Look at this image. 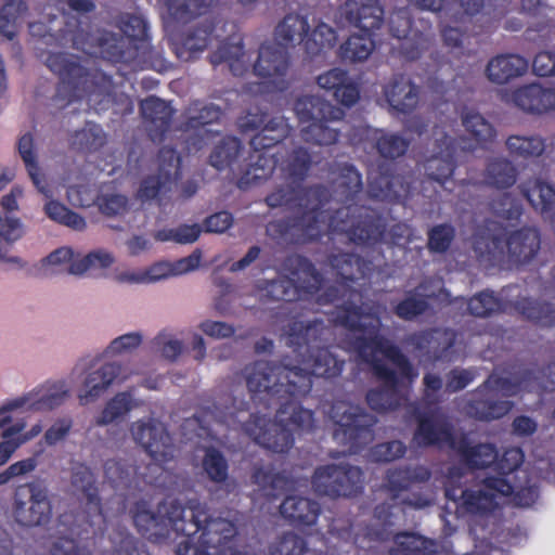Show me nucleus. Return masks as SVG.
I'll use <instances>...</instances> for the list:
<instances>
[{
  "mask_svg": "<svg viewBox=\"0 0 555 555\" xmlns=\"http://www.w3.org/2000/svg\"><path fill=\"white\" fill-rule=\"evenodd\" d=\"M312 165V155L305 146L294 147L286 155L282 170L294 185L278 188L267 195L266 203L271 208L297 211L285 219L270 221L267 234L294 245L319 241L324 233L345 234L349 242L360 246L383 242L387 232L385 219L373 208L359 204L363 183L357 168L350 164L339 168L334 195L341 206L333 209L328 206L332 194L326 186H301Z\"/></svg>",
  "mask_w": 555,
  "mask_h": 555,
  "instance_id": "1",
  "label": "nucleus"
},
{
  "mask_svg": "<svg viewBox=\"0 0 555 555\" xmlns=\"http://www.w3.org/2000/svg\"><path fill=\"white\" fill-rule=\"evenodd\" d=\"M459 464L447 468L444 495L470 515L486 516L498 507L499 496H512L518 507L539 498L538 477L522 467L526 453H457Z\"/></svg>",
  "mask_w": 555,
  "mask_h": 555,
  "instance_id": "2",
  "label": "nucleus"
},
{
  "mask_svg": "<svg viewBox=\"0 0 555 555\" xmlns=\"http://www.w3.org/2000/svg\"><path fill=\"white\" fill-rule=\"evenodd\" d=\"M139 533L154 543L169 539L171 533L183 535L177 555H243L237 548V527L222 517H214L199 505H182L178 500H163L156 511L145 501L132 509Z\"/></svg>",
  "mask_w": 555,
  "mask_h": 555,
  "instance_id": "3",
  "label": "nucleus"
},
{
  "mask_svg": "<svg viewBox=\"0 0 555 555\" xmlns=\"http://www.w3.org/2000/svg\"><path fill=\"white\" fill-rule=\"evenodd\" d=\"M339 318L343 327L357 334L348 341L349 349L370 365L373 376L382 387L370 389L365 396L367 405L375 412L396 411L401 405L402 379L413 382L417 371L401 349L380 335L382 323L377 311L371 310L369 324L361 323V311L347 309Z\"/></svg>",
  "mask_w": 555,
  "mask_h": 555,
  "instance_id": "4",
  "label": "nucleus"
},
{
  "mask_svg": "<svg viewBox=\"0 0 555 555\" xmlns=\"http://www.w3.org/2000/svg\"><path fill=\"white\" fill-rule=\"evenodd\" d=\"M245 382L250 392L264 395L281 423L296 430L311 428L313 412L304 409L299 399L310 392L312 379L298 365L258 362Z\"/></svg>",
  "mask_w": 555,
  "mask_h": 555,
  "instance_id": "5",
  "label": "nucleus"
},
{
  "mask_svg": "<svg viewBox=\"0 0 555 555\" xmlns=\"http://www.w3.org/2000/svg\"><path fill=\"white\" fill-rule=\"evenodd\" d=\"M328 262L338 279L335 284L325 287L321 294H318V302L320 305H336L333 317L334 323L343 327V324L339 322V318L344 313L343 311L347 309L358 310L359 308L362 314L360 319L362 324H369L373 321L372 317L367 314L371 310L377 311V315L382 321L383 306L373 300L359 304L362 295L353 286L360 280L369 276L372 271V262L353 253L332 255L328 258Z\"/></svg>",
  "mask_w": 555,
  "mask_h": 555,
  "instance_id": "6",
  "label": "nucleus"
},
{
  "mask_svg": "<svg viewBox=\"0 0 555 555\" xmlns=\"http://www.w3.org/2000/svg\"><path fill=\"white\" fill-rule=\"evenodd\" d=\"M324 324L321 320L295 321L289 325L287 345L293 347L296 357L311 379L312 376L334 378L341 374L345 361L338 359L328 348L322 347Z\"/></svg>",
  "mask_w": 555,
  "mask_h": 555,
  "instance_id": "7",
  "label": "nucleus"
},
{
  "mask_svg": "<svg viewBox=\"0 0 555 555\" xmlns=\"http://www.w3.org/2000/svg\"><path fill=\"white\" fill-rule=\"evenodd\" d=\"M46 65L60 78L56 95L67 103L103 93L113 83L111 76L98 68L88 69L81 64L80 57L74 54L49 53Z\"/></svg>",
  "mask_w": 555,
  "mask_h": 555,
  "instance_id": "8",
  "label": "nucleus"
},
{
  "mask_svg": "<svg viewBox=\"0 0 555 555\" xmlns=\"http://www.w3.org/2000/svg\"><path fill=\"white\" fill-rule=\"evenodd\" d=\"M43 28L42 23L29 24L30 34L41 36L46 44L73 48L90 56L100 54L114 62L125 60V52L118 47V40L114 34L94 35L83 29L81 22L76 16H66L64 25L55 34L41 33Z\"/></svg>",
  "mask_w": 555,
  "mask_h": 555,
  "instance_id": "9",
  "label": "nucleus"
},
{
  "mask_svg": "<svg viewBox=\"0 0 555 555\" xmlns=\"http://www.w3.org/2000/svg\"><path fill=\"white\" fill-rule=\"evenodd\" d=\"M414 440L421 447H448L450 451H498L492 443L472 446L468 433L457 428L451 417L438 410L417 411Z\"/></svg>",
  "mask_w": 555,
  "mask_h": 555,
  "instance_id": "10",
  "label": "nucleus"
},
{
  "mask_svg": "<svg viewBox=\"0 0 555 555\" xmlns=\"http://www.w3.org/2000/svg\"><path fill=\"white\" fill-rule=\"evenodd\" d=\"M294 109L301 124L300 137L306 143L327 146L335 144L340 130L333 126L343 119L344 112L318 95H302L295 102Z\"/></svg>",
  "mask_w": 555,
  "mask_h": 555,
  "instance_id": "11",
  "label": "nucleus"
},
{
  "mask_svg": "<svg viewBox=\"0 0 555 555\" xmlns=\"http://www.w3.org/2000/svg\"><path fill=\"white\" fill-rule=\"evenodd\" d=\"M284 264L294 278L281 275L267 281L263 287L266 297L273 301L291 302L319 293L323 278L308 258L292 255Z\"/></svg>",
  "mask_w": 555,
  "mask_h": 555,
  "instance_id": "12",
  "label": "nucleus"
},
{
  "mask_svg": "<svg viewBox=\"0 0 555 555\" xmlns=\"http://www.w3.org/2000/svg\"><path fill=\"white\" fill-rule=\"evenodd\" d=\"M331 417L335 424L333 438L348 446V451H362L373 441L377 420L363 409L338 402L332 406Z\"/></svg>",
  "mask_w": 555,
  "mask_h": 555,
  "instance_id": "13",
  "label": "nucleus"
},
{
  "mask_svg": "<svg viewBox=\"0 0 555 555\" xmlns=\"http://www.w3.org/2000/svg\"><path fill=\"white\" fill-rule=\"evenodd\" d=\"M311 487L321 496L354 498L363 492L364 475L357 466L327 464L314 470Z\"/></svg>",
  "mask_w": 555,
  "mask_h": 555,
  "instance_id": "14",
  "label": "nucleus"
},
{
  "mask_svg": "<svg viewBox=\"0 0 555 555\" xmlns=\"http://www.w3.org/2000/svg\"><path fill=\"white\" fill-rule=\"evenodd\" d=\"M13 514L15 520L24 527L48 524L52 516L48 489L40 482L18 486L14 493Z\"/></svg>",
  "mask_w": 555,
  "mask_h": 555,
  "instance_id": "15",
  "label": "nucleus"
},
{
  "mask_svg": "<svg viewBox=\"0 0 555 555\" xmlns=\"http://www.w3.org/2000/svg\"><path fill=\"white\" fill-rule=\"evenodd\" d=\"M391 506L387 504H379L374 508V516L377 519H383L382 524H371L353 531L352 525L348 524L341 528L336 525H331L328 532L345 541L350 542L359 550L373 551L380 542L389 541L392 532L390 530L389 518L391 516Z\"/></svg>",
  "mask_w": 555,
  "mask_h": 555,
  "instance_id": "16",
  "label": "nucleus"
},
{
  "mask_svg": "<svg viewBox=\"0 0 555 555\" xmlns=\"http://www.w3.org/2000/svg\"><path fill=\"white\" fill-rule=\"evenodd\" d=\"M493 249L503 253L506 248L508 261L515 266L531 262L541 248V235L538 229L524 227L511 232L496 234L491 237Z\"/></svg>",
  "mask_w": 555,
  "mask_h": 555,
  "instance_id": "17",
  "label": "nucleus"
},
{
  "mask_svg": "<svg viewBox=\"0 0 555 555\" xmlns=\"http://www.w3.org/2000/svg\"><path fill=\"white\" fill-rule=\"evenodd\" d=\"M158 172L147 176L140 184L138 195L143 201L156 198L160 193L171 190L175 180L181 176V157L171 146H163L157 154Z\"/></svg>",
  "mask_w": 555,
  "mask_h": 555,
  "instance_id": "18",
  "label": "nucleus"
},
{
  "mask_svg": "<svg viewBox=\"0 0 555 555\" xmlns=\"http://www.w3.org/2000/svg\"><path fill=\"white\" fill-rule=\"evenodd\" d=\"M542 388L544 390H555L551 384L548 364L543 369L532 367L524 370L515 379L490 374L487 379L478 386V391L491 389L502 397L516 396L520 390H532Z\"/></svg>",
  "mask_w": 555,
  "mask_h": 555,
  "instance_id": "19",
  "label": "nucleus"
},
{
  "mask_svg": "<svg viewBox=\"0 0 555 555\" xmlns=\"http://www.w3.org/2000/svg\"><path fill=\"white\" fill-rule=\"evenodd\" d=\"M486 0H460L459 4H449L439 16L441 37L446 46L459 48L468 31L467 24L478 14Z\"/></svg>",
  "mask_w": 555,
  "mask_h": 555,
  "instance_id": "20",
  "label": "nucleus"
},
{
  "mask_svg": "<svg viewBox=\"0 0 555 555\" xmlns=\"http://www.w3.org/2000/svg\"><path fill=\"white\" fill-rule=\"evenodd\" d=\"M388 28L390 35L400 41L397 49L405 61L420 59L430 46V38L427 34L413 29L406 9H399L390 14Z\"/></svg>",
  "mask_w": 555,
  "mask_h": 555,
  "instance_id": "21",
  "label": "nucleus"
},
{
  "mask_svg": "<svg viewBox=\"0 0 555 555\" xmlns=\"http://www.w3.org/2000/svg\"><path fill=\"white\" fill-rule=\"evenodd\" d=\"M392 163L383 162L367 175V192L372 198L397 203L406 197L410 183L402 175L395 173Z\"/></svg>",
  "mask_w": 555,
  "mask_h": 555,
  "instance_id": "22",
  "label": "nucleus"
},
{
  "mask_svg": "<svg viewBox=\"0 0 555 555\" xmlns=\"http://www.w3.org/2000/svg\"><path fill=\"white\" fill-rule=\"evenodd\" d=\"M289 66L286 48L276 43H263L254 64V73L266 79L279 91L287 88L285 76Z\"/></svg>",
  "mask_w": 555,
  "mask_h": 555,
  "instance_id": "23",
  "label": "nucleus"
},
{
  "mask_svg": "<svg viewBox=\"0 0 555 555\" xmlns=\"http://www.w3.org/2000/svg\"><path fill=\"white\" fill-rule=\"evenodd\" d=\"M216 416L212 411L202 409L182 422L181 442L189 446V451H219L215 444L216 437L211 426Z\"/></svg>",
  "mask_w": 555,
  "mask_h": 555,
  "instance_id": "24",
  "label": "nucleus"
},
{
  "mask_svg": "<svg viewBox=\"0 0 555 555\" xmlns=\"http://www.w3.org/2000/svg\"><path fill=\"white\" fill-rule=\"evenodd\" d=\"M436 143L439 150L438 154L428 158L424 166L426 180L430 183H438L443 190L452 191L447 188V183L452 181L460 147L448 134L437 139Z\"/></svg>",
  "mask_w": 555,
  "mask_h": 555,
  "instance_id": "25",
  "label": "nucleus"
},
{
  "mask_svg": "<svg viewBox=\"0 0 555 555\" xmlns=\"http://www.w3.org/2000/svg\"><path fill=\"white\" fill-rule=\"evenodd\" d=\"M383 95L393 115H409L417 107L421 96V87L408 75L395 74L383 86Z\"/></svg>",
  "mask_w": 555,
  "mask_h": 555,
  "instance_id": "26",
  "label": "nucleus"
},
{
  "mask_svg": "<svg viewBox=\"0 0 555 555\" xmlns=\"http://www.w3.org/2000/svg\"><path fill=\"white\" fill-rule=\"evenodd\" d=\"M67 397L68 388L65 382L46 383L29 393L12 400L1 410L26 409L29 411H50L61 405Z\"/></svg>",
  "mask_w": 555,
  "mask_h": 555,
  "instance_id": "27",
  "label": "nucleus"
},
{
  "mask_svg": "<svg viewBox=\"0 0 555 555\" xmlns=\"http://www.w3.org/2000/svg\"><path fill=\"white\" fill-rule=\"evenodd\" d=\"M514 406L511 400L503 399L491 389L472 391V398L464 405L465 414L479 422H492L503 418Z\"/></svg>",
  "mask_w": 555,
  "mask_h": 555,
  "instance_id": "28",
  "label": "nucleus"
},
{
  "mask_svg": "<svg viewBox=\"0 0 555 555\" xmlns=\"http://www.w3.org/2000/svg\"><path fill=\"white\" fill-rule=\"evenodd\" d=\"M44 262L51 266L68 263L66 272L74 275H81L89 270L106 269L112 266L114 258L109 253L103 250L91 251L79 259H74V251L69 247H61L49 254Z\"/></svg>",
  "mask_w": 555,
  "mask_h": 555,
  "instance_id": "29",
  "label": "nucleus"
},
{
  "mask_svg": "<svg viewBox=\"0 0 555 555\" xmlns=\"http://www.w3.org/2000/svg\"><path fill=\"white\" fill-rule=\"evenodd\" d=\"M341 14L362 33L379 29L384 23V9L379 0H347L341 8Z\"/></svg>",
  "mask_w": 555,
  "mask_h": 555,
  "instance_id": "30",
  "label": "nucleus"
},
{
  "mask_svg": "<svg viewBox=\"0 0 555 555\" xmlns=\"http://www.w3.org/2000/svg\"><path fill=\"white\" fill-rule=\"evenodd\" d=\"M130 434L144 451H168L172 439L164 423L154 417H145L130 425Z\"/></svg>",
  "mask_w": 555,
  "mask_h": 555,
  "instance_id": "31",
  "label": "nucleus"
},
{
  "mask_svg": "<svg viewBox=\"0 0 555 555\" xmlns=\"http://www.w3.org/2000/svg\"><path fill=\"white\" fill-rule=\"evenodd\" d=\"M173 112L168 103L155 95L140 102V113L152 141H163L170 129Z\"/></svg>",
  "mask_w": 555,
  "mask_h": 555,
  "instance_id": "32",
  "label": "nucleus"
},
{
  "mask_svg": "<svg viewBox=\"0 0 555 555\" xmlns=\"http://www.w3.org/2000/svg\"><path fill=\"white\" fill-rule=\"evenodd\" d=\"M462 124L469 137L452 138L463 152H474L491 143L495 138L494 127L479 113L468 111L462 115Z\"/></svg>",
  "mask_w": 555,
  "mask_h": 555,
  "instance_id": "33",
  "label": "nucleus"
},
{
  "mask_svg": "<svg viewBox=\"0 0 555 555\" xmlns=\"http://www.w3.org/2000/svg\"><path fill=\"white\" fill-rule=\"evenodd\" d=\"M320 88L331 93L333 98L346 107L354 105L360 98L359 85L352 80L348 72L341 68H332L318 76Z\"/></svg>",
  "mask_w": 555,
  "mask_h": 555,
  "instance_id": "34",
  "label": "nucleus"
},
{
  "mask_svg": "<svg viewBox=\"0 0 555 555\" xmlns=\"http://www.w3.org/2000/svg\"><path fill=\"white\" fill-rule=\"evenodd\" d=\"M513 101L525 112L544 114L555 109V88L529 83L513 92Z\"/></svg>",
  "mask_w": 555,
  "mask_h": 555,
  "instance_id": "35",
  "label": "nucleus"
},
{
  "mask_svg": "<svg viewBox=\"0 0 555 555\" xmlns=\"http://www.w3.org/2000/svg\"><path fill=\"white\" fill-rule=\"evenodd\" d=\"M528 67L527 59L519 54H499L488 62L486 75L491 82L505 85L515 78L524 76Z\"/></svg>",
  "mask_w": 555,
  "mask_h": 555,
  "instance_id": "36",
  "label": "nucleus"
},
{
  "mask_svg": "<svg viewBox=\"0 0 555 555\" xmlns=\"http://www.w3.org/2000/svg\"><path fill=\"white\" fill-rule=\"evenodd\" d=\"M70 483L75 494L85 500L90 513L102 515V503L93 472L86 464L78 463L72 468Z\"/></svg>",
  "mask_w": 555,
  "mask_h": 555,
  "instance_id": "37",
  "label": "nucleus"
},
{
  "mask_svg": "<svg viewBox=\"0 0 555 555\" xmlns=\"http://www.w3.org/2000/svg\"><path fill=\"white\" fill-rule=\"evenodd\" d=\"M284 519L295 527H310L320 516L321 506L317 501L298 495H288L280 505Z\"/></svg>",
  "mask_w": 555,
  "mask_h": 555,
  "instance_id": "38",
  "label": "nucleus"
},
{
  "mask_svg": "<svg viewBox=\"0 0 555 555\" xmlns=\"http://www.w3.org/2000/svg\"><path fill=\"white\" fill-rule=\"evenodd\" d=\"M216 25L212 21H205L181 36L173 43V50L178 59L191 61L196 54L203 52L211 41Z\"/></svg>",
  "mask_w": 555,
  "mask_h": 555,
  "instance_id": "39",
  "label": "nucleus"
},
{
  "mask_svg": "<svg viewBox=\"0 0 555 555\" xmlns=\"http://www.w3.org/2000/svg\"><path fill=\"white\" fill-rule=\"evenodd\" d=\"M518 170L516 166L505 157H492L485 167L481 182L472 183L474 186L486 185L496 190L512 188L517 181Z\"/></svg>",
  "mask_w": 555,
  "mask_h": 555,
  "instance_id": "40",
  "label": "nucleus"
},
{
  "mask_svg": "<svg viewBox=\"0 0 555 555\" xmlns=\"http://www.w3.org/2000/svg\"><path fill=\"white\" fill-rule=\"evenodd\" d=\"M430 477L429 468L422 465L391 468L387 470L385 488L390 493L391 499L396 500L402 491L409 490L412 485L426 482Z\"/></svg>",
  "mask_w": 555,
  "mask_h": 555,
  "instance_id": "41",
  "label": "nucleus"
},
{
  "mask_svg": "<svg viewBox=\"0 0 555 555\" xmlns=\"http://www.w3.org/2000/svg\"><path fill=\"white\" fill-rule=\"evenodd\" d=\"M209 61L214 66L227 64L233 76H243V37L235 34L228 36L210 53Z\"/></svg>",
  "mask_w": 555,
  "mask_h": 555,
  "instance_id": "42",
  "label": "nucleus"
},
{
  "mask_svg": "<svg viewBox=\"0 0 555 555\" xmlns=\"http://www.w3.org/2000/svg\"><path fill=\"white\" fill-rule=\"evenodd\" d=\"M513 307L525 320L542 327L555 326V305L530 297L517 299Z\"/></svg>",
  "mask_w": 555,
  "mask_h": 555,
  "instance_id": "43",
  "label": "nucleus"
},
{
  "mask_svg": "<svg viewBox=\"0 0 555 555\" xmlns=\"http://www.w3.org/2000/svg\"><path fill=\"white\" fill-rule=\"evenodd\" d=\"M121 366L118 363H105L99 370L90 373L85 380V392L79 393L81 404L98 399L119 376Z\"/></svg>",
  "mask_w": 555,
  "mask_h": 555,
  "instance_id": "44",
  "label": "nucleus"
},
{
  "mask_svg": "<svg viewBox=\"0 0 555 555\" xmlns=\"http://www.w3.org/2000/svg\"><path fill=\"white\" fill-rule=\"evenodd\" d=\"M26 424L22 421L14 422L10 416L0 418V451H16L24 442L39 435L41 425L36 424L29 433H25Z\"/></svg>",
  "mask_w": 555,
  "mask_h": 555,
  "instance_id": "45",
  "label": "nucleus"
},
{
  "mask_svg": "<svg viewBox=\"0 0 555 555\" xmlns=\"http://www.w3.org/2000/svg\"><path fill=\"white\" fill-rule=\"evenodd\" d=\"M389 555H439L438 543L414 532H399Z\"/></svg>",
  "mask_w": 555,
  "mask_h": 555,
  "instance_id": "46",
  "label": "nucleus"
},
{
  "mask_svg": "<svg viewBox=\"0 0 555 555\" xmlns=\"http://www.w3.org/2000/svg\"><path fill=\"white\" fill-rule=\"evenodd\" d=\"M255 441L266 451H291L295 438L293 430L288 428L286 423H281L278 420V422L262 428L255 437Z\"/></svg>",
  "mask_w": 555,
  "mask_h": 555,
  "instance_id": "47",
  "label": "nucleus"
},
{
  "mask_svg": "<svg viewBox=\"0 0 555 555\" xmlns=\"http://www.w3.org/2000/svg\"><path fill=\"white\" fill-rule=\"evenodd\" d=\"M253 481L267 494L278 498L295 488V480L286 472H274L271 467L259 466L253 473Z\"/></svg>",
  "mask_w": 555,
  "mask_h": 555,
  "instance_id": "48",
  "label": "nucleus"
},
{
  "mask_svg": "<svg viewBox=\"0 0 555 555\" xmlns=\"http://www.w3.org/2000/svg\"><path fill=\"white\" fill-rule=\"evenodd\" d=\"M310 30L307 17L299 14H287L278 24L274 30L275 40L280 46L287 48L294 43H302Z\"/></svg>",
  "mask_w": 555,
  "mask_h": 555,
  "instance_id": "49",
  "label": "nucleus"
},
{
  "mask_svg": "<svg viewBox=\"0 0 555 555\" xmlns=\"http://www.w3.org/2000/svg\"><path fill=\"white\" fill-rule=\"evenodd\" d=\"M522 195L537 211L555 224V189L551 184L535 180L533 185L522 189Z\"/></svg>",
  "mask_w": 555,
  "mask_h": 555,
  "instance_id": "50",
  "label": "nucleus"
},
{
  "mask_svg": "<svg viewBox=\"0 0 555 555\" xmlns=\"http://www.w3.org/2000/svg\"><path fill=\"white\" fill-rule=\"evenodd\" d=\"M17 150L36 189L46 197H51L52 192L49 189L44 177L40 173L39 166L36 160L34 137L30 132L23 134L18 139Z\"/></svg>",
  "mask_w": 555,
  "mask_h": 555,
  "instance_id": "51",
  "label": "nucleus"
},
{
  "mask_svg": "<svg viewBox=\"0 0 555 555\" xmlns=\"http://www.w3.org/2000/svg\"><path fill=\"white\" fill-rule=\"evenodd\" d=\"M219 0H168L166 3L170 17L177 23H190L207 14Z\"/></svg>",
  "mask_w": 555,
  "mask_h": 555,
  "instance_id": "52",
  "label": "nucleus"
},
{
  "mask_svg": "<svg viewBox=\"0 0 555 555\" xmlns=\"http://www.w3.org/2000/svg\"><path fill=\"white\" fill-rule=\"evenodd\" d=\"M373 31L361 35H351L339 47V56L343 61L357 63L365 61L375 49Z\"/></svg>",
  "mask_w": 555,
  "mask_h": 555,
  "instance_id": "53",
  "label": "nucleus"
},
{
  "mask_svg": "<svg viewBox=\"0 0 555 555\" xmlns=\"http://www.w3.org/2000/svg\"><path fill=\"white\" fill-rule=\"evenodd\" d=\"M429 308L428 298L416 289L409 291L402 299L392 302L393 314L403 321H414L424 315Z\"/></svg>",
  "mask_w": 555,
  "mask_h": 555,
  "instance_id": "54",
  "label": "nucleus"
},
{
  "mask_svg": "<svg viewBox=\"0 0 555 555\" xmlns=\"http://www.w3.org/2000/svg\"><path fill=\"white\" fill-rule=\"evenodd\" d=\"M505 144L508 153L517 159L539 157L545 150V141L540 135L513 134L506 139Z\"/></svg>",
  "mask_w": 555,
  "mask_h": 555,
  "instance_id": "55",
  "label": "nucleus"
},
{
  "mask_svg": "<svg viewBox=\"0 0 555 555\" xmlns=\"http://www.w3.org/2000/svg\"><path fill=\"white\" fill-rule=\"evenodd\" d=\"M287 135L283 118H272L249 141L254 151H264L282 142Z\"/></svg>",
  "mask_w": 555,
  "mask_h": 555,
  "instance_id": "56",
  "label": "nucleus"
},
{
  "mask_svg": "<svg viewBox=\"0 0 555 555\" xmlns=\"http://www.w3.org/2000/svg\"><path fill=\"white\" fill-rule=\"evenodd\" d=\"M503 310V301L489 289L481 291L467 300V311L473 317L489 318Z\"/></svg>",
  "mask_w": 555,
  "mask_h": 555,
  "instance_id": "57",
  "label": "nucleus"
},
{
  "mask_svg": "<svg viewBox=\"0 0 555 555\" xmlns=\"http://www.w3.org/2000/svg\"><path fill=\"white\" fill-rule=\"evenodd\" d=\"M241 141L235 137H224L209 155V164L218 170L231 167L241 151Z\"/></svg>",
  "mask_w": 555,
  "mask_h": 555,
  "instance_id": "58",
  "label": "nucleus"
},
{
  "mask_svg": "<svg viewBox=\"0 0 555 555\" xmlns=\"http://www.w3.org/2000/svg\"><path fill=\"white\" fill-rule=\"evenodd\" d=\"M133 409V400L129 392L115 395L105 404L101 415L96 418V425L104 426L124 417Z\"/></svg>",
  "mask_w": 555,
  "mask_h": 555,
  "instance_id": "59",
  "label": "nucleus"
},
{
  "mask_svg": "<svg viewBox=\"0 0 555 555\" xmlns=\"http://www.w3.org/2000/svg\"><path fill=\"white\" fill-rule=\"evenodd\" d=\"M430 359L440 361L447 359L457 340V333L452 328H430Z\"/></svg>",
  "mask_w": 555,
  "mask_h": 555,
  "instance_id": "60",
  "label": "nucleus"
},
{
  "mask_svg": "<svg viewBox=\"0 0 555 555\" xmlns=\"http://www.w3.org/2000/svg\"><path fill=\"white\" fill-rule=\"evenodd\" d=\"M336 39V31L327 24L320 23L311 33L308 31L305 50L313 56L319 55L325 49L332 48Z\"/></svg>",
  "mask_w": 555,
  "mask_h": 555,
  "instance_id": "61",
  "label": "nucleus"
},
{
  "mask_svg": "<svg viewBox=\"0 0 555 555\" xmlns=\"http://www.w3.org/2000/svg\"><path fill=\"white\" fill-rule=\"evenodd\" d=\"M44 212L51 220L77 231L83 230L87 225L79 214L57 201L51 199L46 203Z\"/></svg>",
  "mask_w": 555,
  "mask_h": 555,
  "instance_id": "62",
  "label": "nucleus"
},
{
  "mask_svg": "<svg viewBox=\"0 0 555 555\" xmlns=\"http://www.w3.org/2000/svg\"><path fill=\"white\" fill-rule=\"evenodd\" d=\"M456 235L451 223H440L431 227L427 232V248L433 254L447 253Z\"/></svg>",
  "mask_w": 555,
  "mask_h": 555,
  "instance_id": "63",
  "label": "nucleus"
},
{
  "mask_svg": "<svg viewBox=\"0 0 555 555\" xmlns=\"http://www.w3.org/2000/svg\"><path fill=\"white\" fill-rule=\"evenodd\" d=\"M308 550L307 541L294 532H285L269 547L270 555H304Z\"/></svg>",
  "mask_w": 555,
  "mask_h": 555,
  "instance_id": "64",
  "label": "nucleus"
}]
</instances>
